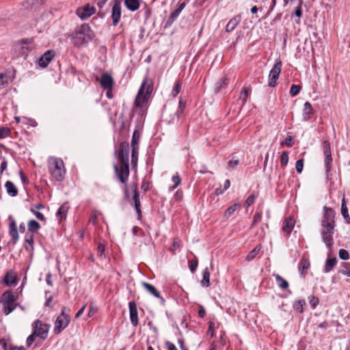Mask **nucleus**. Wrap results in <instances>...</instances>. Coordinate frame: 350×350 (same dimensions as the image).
Returning <instances> with one entry per match:
<instances>
[{"label": "nucleus", "instance_id": "obj_51", "mask_svg": "<svg viewBox=\"0 0 350 350\" xmlns=\"http://www.w3.org/2000/svg\"><path fill=\"white\" fill-rule=\"evenodd\" d=\"M309 303H310V306L313 308H314L319 303V298L317 297H314V296H312L311 297H310Z\"/></svg>", "mask_w": 350, "mask_h": 350}, {"label": "nucleus", "instance_id": "obj_8", "mask_svg": "<svg viewBox=\"0 0 350 350\" xmlns=\"http://www.w3.org/2000/svg\"><path fill=\"white\" fill-rule=\"evenodd\" d=\"M282 69V62L277 61L272 69L271 70L269 75V82L268 85L269 87H275L277 84V81L279 78V75L281 72Z\"/></svg>", "mask_w": 350, "mask_h": 350}, {"label": "nucleus", "instance_id": "obj_53", "mask_svg": "<svg viewBox=\"0 0 350 350\" xmlns=\"http://www.w3.org/2000/svg\"><path fill=\"white\" fill-rule=\"evenodd\" d=\"M296 170L298 173H301L304 167V160L299 159L296 162L295 165Z\"/></svg>", "mask_w": 350, "mask_h": 350}, {"label": "nucleus", "instance_id": "obj_38", "mask_svg": "<svg viewBox=\"0 0 350 350\" xmlns=\"http://www.w3.org/2000/svg\"><path fill=\"white\" fill-rule=\"evenodd\" d=\"M339 272L347 277H350V264L342 263L340 266Z\"/></svg>", "mask_w": 350, "mask_h": 350}, {"label": "nucleus", "instance_id": "obj_56", "mask_svg": "<svg viewBox=\"0 0 350 350\" xmlns=\"http://www.w3.org/2000/svg\"><path fill=\"white\" fill-rule=\"evenodd\" d=\"M239 163V159H232L228 161V165L230 168H234L236 166H237Z\"/></svg>", "mask_w": 350, "mask_h": 350}, {"label": "nucleus", "instance_id": "obj_41", "mask_svg": "<svg viewBox=\"0 0 350 350\" xmlns=\"http://www.w3.org/2000/svg\"><path fill=\"white\" fill-rule=\"evenodd\" d=\"M172 180L174 183V185L173 187H170L169 188V191H172L176 187H177L180 184V182H181V179H180V176H178V174H176V175L172 176Z\"/></svg>", "mask_w": 350, "mask_h": 350}, {"label": "nucleus", "instance_id": "obj_29", "mask_svg": "<svg viewBox=\"0 0 350 350\" xmlns=\"http://www.w3.org/2000/svg\"><path fill=\"white\" fill-rule=\"evenodd\" d=\"M275 280L278 283V285L282 289H286L288 286V282L284 278H282L280 275L275 274Z\"/></svg>", "mask_w": 350, "mask_h": 350}, {"label": "nucleus", "instance_id": "obj_37", "mask_svg": "<svg viewBox=\"0 0 350 350\" xmlns=\"http://www.w3.org/2000/svg\"><path fill=\"white\" fill-rule=\"evenodd\" d=\"M28 230L30 232H36L40 228V224L35 220H30L27 224Z\"/></svg>", "mask_w": 350, "mask_h": 350}, {"label": "nucleus", "instance_id": "obj_12", "mask_svg": "<svg viewBox=\"0 0 350 350\" xmlns=\"http://www.w3.org/2000/svg\"><path fill=\"white\" fill-rule=\"evenodd\" d=\"M95 13V8L93 6L87 5L77 9V14L81 19H86Z\"/></svg>", "mask_w": 350, "mask_h": 350}, {"label": "nucleus", "instance_id": "obj_9", "mask_svg": "<svg viewBox=\"0 0 350 350\" xmlns=\"http://www.w3.org/2000/svg\"><path fill=\"white\" fill-rule=\"evenodd\" d=\"M323 154L325 155V171L328 173L332 167V157L331 153L330 144L327 140L323 142L322 145Z\"/></svg>", "mask_w": 350, "mask_h": 350}, {"label": "nucleus", "instance_id": "obj_23", "mask_svg": "<svg viewBox=\"0 0 350 350\" xmlns=\"http://www.w3.org/2000/svg\"><path fill=\"white\" fill-rule=\"evenodd\" d=\"M5 187L6 189L7 193L10 196L14 197L18 194V190L12 182L10 180L7 181L5 184Z\"/></svg>", "mask_w": 350, "mask_h": 350}, {"label": "nucleus", "instance_id": "obj_15", "mask_svg": "<svg viewBox=\"0 0 350 350\" xmlns=\"http://www.w3.org/2000/svg\"><path fill=\"white\" fill-rule=\"evenodd\" d=\"M100 83L102 88L107 90H111L113 84V78L108 73L102 75L100 80Z\"/></svg>", "mask_w": 350, "mask_h": 350}, {"label": "nucleus", "instance_id": "obj_32", "mask_svg": "<svg viewBox=\"0 0 350 350\" xmlns=\"http://www.w3.org/2000/svg\"><path fill=\"white\" fill-rule=\"evenodd\" d=\"M228 83V79L227 77H224L219 81L216 83L215 87V92L218 93L221 89L226 85Z\"/></svg>", "mask_w": 350, "mask_h": 350}, {"label": "nucleus", "instance_id": "obj_31", "mask_svg": "<svg viewBox=\"0 0 350 350\" xmlns=\"http://www.w3.org/2000/svg\"><path fill=\"white\" fill-rule=\"evenodd\" d=\"M201 284L204 286H210V273L208 268H206L203 272V278L201 281Z\"/></svg>", "mask_w": 350, "mask_h": 350}, {"label": "nucleus", "instance_id": "obj_3", "mask_svg": "<svg viewBox=\"0 0 350 350\" xmlns=\"http://www.w3.org/2000/svg\"><path fill=\"white\" fill-rule=\"evenodd\" d=\"M49 170L51 176L57 181L63 180L66 170L61 159L51 157L48 161Z\"/></svg>", "mask_w": 350, "mask_h": 350}, {"label": "nucleus", "instance_id": "obj_30", "mask_svg": "<svg viewBox=\"0 0 350 350\" xmlns=\"http://www.w3.org/2000/svg\"><path fill=\"white\" fill-rule=\"evenodd\" d=\"M341 214L348 223H350V217L348 213V208L346 205L345 200L343 198L341 204Z\"/></svg>", "mask_w": 350, "mask_h": 350}, {"label": "nucleus", "instance_id": "obj_11", "mask_svg": "<svg viewBox=\"0 0 350 350\" xmlns=\"http://www.w3.org/2000/svg\"><path fill=\"white\" fill-rule=\"evenodd\" d=\"M334 218V211L331 208L324 207V215L321 221V226H335Z\"/></svg>", "mask_w": 350, "mask_h": 350}, {"label": "nucleus", "instance_id": "obj_21", "mask_svg": "<svg viewBox=\"0 0 350 350\" xmlns=\"http://www.w3.org/2000/svg\"><path fill=\"white\" fill-rule=\"evenodd\" d=\"M294 226H295L294 219L291 217H289L284 221L282 229L284 232L288 234L291 232Z\"/></svg>", "mask_w": 350, "mask_h": 350}, {"label": "nucleus", "instance_id": "obj_18", "mask_svg": "<svg viewBox=\"0 0 350 350\" xmlns=\"http://www.w3.org/2000/svg\"><path fill=\"white\" fill-rule=\"evenodd\" d=\"M313 114V109L309 102H306L303 108V120L307 121L310 120Z\"/></svg>", "mask_w": 350, "mask_h": 350}, {"label": "nucleus", "instance_id": "obj_63", "mask_svg": "<svg viewBox=\"0 0 350 350\" xmlns=\"http://www.w3.org/2000/svg\"><path fill=\"white\" fill-rule=\"evenodd\" d=\"M197 266H198V261L197 260L189 262V268H190V270H191V272H194L195 271Z\"/></svg>", "mask_w": 350, "mask_h": 350}, {"label": "nucleus", "instance_id": "obj_20", "mask_svg": "<svg viewBox=\"0 0 350 350\" xmlns=\"http://www.w3.org/2000/svg\"><path fill=\"white\" fill-rule=\"evenodd\" d=\"M3 281L7 286H12L17 282V276L14 272L10 271L5 274Z\"/></svg>", "mask_w": 350, "mask_h": 350}, {"label": "nucleus", "instance_id": "obj_44", "mask_svg": "<svg viewBox=\"0 0 350 350\" xmlns=\"http://www.w3.org/2000/svg\"><path fill=\"white\" fill-rule=\"evenodd\" d=\"M301 86L297 85H293L290 90V94L291 96H297L300 90H301Z\"/></svg>", "mask_w": 350, "mask_h": 350}, {"label": "nucleus", "instance_id": "obj_10", "mask_svg": "<svg viewBox=\"0 0 350 350\" xmlns=\"http://www.w3.org/2000/svg\"><path fill=\"white\" fill-rule=\"evenodd\" d=\"M121 1L120 0H113V7L111 10V18L113 25L116 26L120 21L121 17Z\"/></svg>", "mask_w": 350, "mask_h": 350}, {"label": "nucleus", "instance_id": "obj_49", "mask_svg": "<svg viewBox=\"0 0 350 350\" xmlns=\"http://www.w3.org/2000/svg\"><path fill=\"white\" fill-rule=\"evenodd\" d=\"M9 234L12 237L13 240V243H16L17 240L18 239V234L17 229L16 230H9Z\"/></svg>", "mask_w": 350, "mask_h": 350}, {"label": "nucleus", "instance_id": "obj_13", "mask_svg": "<svg viewBox=\"0 0 350 350\" xmlns=\"http://www.w3.org/2000/svg\"><path fill=\"white\" fill-rule=\"evenodd\" d=\"M129 314L131 324L136 327L138 325V312L136 304L134 301L129 303Z\"/></svg>", "mask_w": 350, "mask_h": 350}, {"label": "nucleus", "instance_id": "obj_6", "mask_svg": "<svg viewBox=\"0 0 350 350\" xmlns=\"http://www.w3.org/2000/svg\"><path fill=\"white\" fill-rule=\"evenodd\" d=\"M70 322V317L64 313L63 310L59 316L57 317L55 322L53 332L55 334H59L64 329Z\"/></svg>", "mask_w": 350, "mask_h": 350}, {"label": "nucleus", "instance_id": "obj_28", "mask_svg": "<svg viewBox=\"0 0 350 350\" xmlns=\"http://www.w3.org/2000/svg\"><path fill=\"white\" fill-rule=\"evenodd\" d=\"M336 262H337V259L336 258H328L325 262L324 272L328 273L331 270H332V269L336 265Z\"/></svg>", "mask_w": 350, "mask_h": 350}, {"label": "nucleus", "instance_id": "obj_14", "mask_svg": "<svg viewBox=\"0 0 350 350\" xmlns=\"http://www.w3.org/2000/svg\"><path fill=\"white\" fill-rule=\"evenodd\" d=\"M54 54L55 53L52 50H49L45 52L39 59V66L42 68L46 67L54 57Z\"/></svg>", "mask_w": 350, "mask_h": 350}, {"label": "nucleus", "instance_id": "obj_40", "mask_svg": "<svg viewBox=\"0 0 350 350\" xmlns=\"http://www.w3.org/2000/svg\"><path fill=\"white\" fill-rule=\"evenodd\" d=\"M305 304H306V302L304 299H299V300L295 301V303L293 305V307H294L295 310L299 311L300 313H302L304 311L303 306Z\"/></svg>", "mask_w": 350, "mask_h": 350}, {"label": "nucleus", "instance_id": "obj_46", "mask_svg": "<svg viewBox=\"0 0 350 350\" xmlns=\"http://www.w3.org/2000/svg\"><path fill=\"white\" fill-rule=\"evenodd\" d=\"M8 77L7 75L0 73V89L8 83Z\"/></svg>", "mask_w": 350, "mask_h": 350}, {"label": "nucleus", "instance_id": "obj_22", "mask_svg": "<svg viewBox=\"0 0 350 350\" xmlns=\"http://www.w3.org/2000/svg\"><path fill=\"white\" fill-rule=\"evenodd\" d=\"M124 5L129 10L135 12L139 8V0H124Z\"/></svg>", "mask_w": 350, "mask_h": 350}, {"label": "nucleus", "instance_id": "obj_35", "mask_svg": "<svg viewBox=\"0 0 350 350\" xmlns=\"http://www.w3.org/2000/svg\"><path fill=\"white\" fill-rule=\"evenodd\" d=\"M140 138V133L138 131L135 130L132 136L131 147H139V141Z\"/></svg>", "mask_w": 350, "mask_h": 350}, {"label": "nucleus", "instance_id": "obj_27", "mask_svg": "<svg viewBox=\"0 0 350 350\" xmlns=\"http://www.w3.org/2000/svg\"><path fill=\"white\" fill-rule=\"evenodd\" d=\"M262 248V246L260 244L256 245L251 252H249V254L245 257V260L247 262H250L252 260L256 255L259 253Z\"/></svg>", "mask_w": 350, "mask_h": 350}, {"label": "nucleus", "instance_id": "obj_4", "mask_svg": "<svg viewBox=\"0 0 350 350\" xmlns=\"http://www.w3.org/2000/svg\"><path fill=\"white\" fill-rule=\"evenodd\" d=\"M152 92V83L148 78H145L138 91L135 100V105L137 107H142L143 104L148 101Z\"/></svg>", "mask_w": 350, "mask_h": 350}, {"label": "nucleus", "instance_id": "obj_39", "mask_svg": "<svg viewBox=\"0 0 350 350\" xmlns=\"http://www.w3.org/2000/svg\"><path fill=\"white\" fill-rule=\"evenodd\" d=\"M139 147H132L131 152V163L133 165H136L137 162Z\"/></svg>", "mask_w": 350, "mask_h": 350}, {"label": "nucleus", "instance_id": "obj_54", "mask_svg": "<svg viewBox=\"0 0 350 350\" xmlns=\"http://www.w3.org/2000/svg\"><path fill=\"white\" fill-rule=\"evenodd\" d=\"M97 310H98L97 307L93 304H91L89 311H88V317H93L96 313Z\"/></svg>", "mask_w": 350, "mask_h": 350}, {"label": "nucleus", "instance_id": "obj_42", "mask_svg": "<svg viewBox=\"0 0 350 350\" xmlns=\"http://www.w3.org/2000/svg\"><path fill=\"white\" fill-rule=\"evenodd\" d=\"M10 135V130L8 127H0V139L5 138Z\"/></svg>", "mask_w": 350, "mask_h": 350}, {"label": "nucleus", "instance_id": "obj_25", "mask_svg": "<svg viewBox=\"0 0 350 350\" xmlns=\"http://www.w3.org/2000/svg\"><path fill=\"white\" fill-rule=\"evenodd\" d=\"M142 286L144 287V288L148 291L150 294H152V295H154L155 297H157V298H159L160 297V294L157 291V290L154 288V286H153L152 285H151L150 284H148L146 282H143L142 283Z\"/></svg>", "mask_w": 350, "mask_h": 350}, {"label": "nucleus", "instance_id": "obj_57", "mask_svg": "<svg viewBox=\"0 0 350 350\" xmlns=\"http://www.w3.org/2000/svg\"><path fill=\"white\" fill-rule=\"evenodd\" d=\"M37 336L33 332L32 334H31L30 336H29L27 338V345L28 346H30L35 340V338Z\"/></svg>", "mask_w": 350, "mask_h": 350}, {"label": "nucleus", "instance_id": "obj_62", "mask_svg": "<svg viewBox=\"0 0 350 350\" xmlns=\"http://www.w3.org/2000/svg\"><path fill=\"white\" fill-rule=\"evenodd\" d=\"M98 255L102 256L105 253V247L102 243H99L98 245Z\"/></svg>", "mask_w": 350, "mask_h": 350}, {"label": "nucleus", "instance_id": "obj_50", "mask_svg": "<svg viewBox=\"0 0 350 350\" xmlns=\"http://www.w3.org/2000/svg\"><path fill=\"white\" fill-rule=\"evenodd\" d=\"M181 85L182 84L180 81H178L176 83L172 92L174 96H176L180 92Z\"/></svg>", "mask_w": 350, "mask_h": 350}, {"label": "nucleus", "instance_id": "obj_19", "mask_svg": "<svg viewBox=\"0 0 350 350\" xmlns=\"http://www.w3.org/2000/svg\"><path fill=\"white\" fill-rule=\"evenodd\" d=\"M0 303L16 304V297L11 291H5L1 296Z\"/></svg>", "mask_w": 350, "mask_h": 350}, {"label": "nucleus", "instance_id": "obj_26", "mask_svg": "<svg viewBox=\"0 0 350 350\" xmlns=\"http://www.w3.org/2000/svg\"><path fill=\"white\" fill-rule=\"evenodd\" d=\"M68 208H69V206L66 203L63 204L59 207V208L58 209V211L57 212V217H58L59 221H61L63 218L66 217V215Z\"/></svg>", "mask_w": 350, "mask_h": 350}, {"label": "nucleus", "instance_id": "obj_59", "mask_svg": "<svg viewBox=\"0 0 350 350\" xmlns=\"http://www.w3.org/2000/svg\"><path fill=\"white\" fill-rule=\"evenodd\" d=\"M261 214L260 213H256L253 218L252 226H255L261 219Z\"/></svg>", "mask_w": 350, "mask_h": 350}, {"label": "nucleus", "instance_id": "obj_36", "mask_svg": "<svg viewBox=\"0 0 350 350\" xmlns=\"http://www.w3.org/2000/svg\"><path fill=\"white\" fill-rule=\"evenodd\" d=\"M239 23V21L237 18H232L231 19L227 24L226 27V31L227 32H230L232 31H233L235 27H237V25H238Z\"/></svg>", "mask_w": 350, "mask_h": 350}, {"label": "nucleus", "instance_id": "obj_24", "mask_svg": "<svg viewBox=\"0 0 350 350\" xmlns=\"http://www.w3.org/2000/svg\"><path fill=\"white\" fill-rule=\"evenodd\" d=\"M310 267V262L308 259L302 258L299 266V271L302 277H305L306 271Z\"/></svg>", "mask_w": 350, "mask_h": 350}, {"label": "nucleus", "instance_id": "obj_52", "mask_svg": "<svg viewBox=\"0 0 350 350\" xmlns=\"http://www.w3.org/2000/svg\"><path fill=\"white\" fill-rule=\"evenodd\" d=\"M248 97V91L247 89H244L240 94V99L242 100L243 105H244Z\"/></svg>", "mask_w": 350, "mask_h": 350}, {"label": "nucleus", "instance_id": "obj_2", "mask_svg": "<svg viewBox=\"0 0 350 350\" xmlns=\"http://www.w3.org/2000/svg\"><path fill=\"white\" fill-rule=\"evenodd\" d=\"M94 37V33L87 24L81 25L72 34V39L76 46H81L91 41Z\"/></svg>", "mask_w": 350, "mask_h": 350}, {"label": "nucleus", "instance_id": "obj_47", "mask_svg": "<svg viewBox=\"0 0 350 350\" xmlns=\"http://www.w3.org/2000/svg\"><path fill=\"white\" fill-rule=\"evenodd\" d=\"M256 198V196L254 193L251 194L245 201V206L246 208L255 202Z\"/></svg>", "mask_w": 350, "mask_h": 350}, {"label": "nucleus", "instance_id": "obj_1", "mask_svg": "<svg viewBox=\"0 0 350 350\" xmlns=\"http://www.w3.org/2000/svg\"><path fill=\"white\" fill-rule=\"evenodd\" d=\"M129 146L126 142H122L119 146V152L118 159L120 163V166L113 164L114 172L118 180L123 184H125L129 176Z\"/></svg>", "mask_w": 350, "mask_h": 350}, {"label": "nucleus", "instance_id": "obj_7", "mask_svg": "<svg viewBox=\"0 0 350 350\" xmlns=\"http://www.w3.org/2000/svg\"><path fill=\"white\" fill-rule=\"evenodd\" d=\"M33 333L42 339L46 338L50 325L46 323H42L41 321L36 320L33 325Z\"/></svg>", "mask_w": 350, "mask_h": 350}, {"label": "nucleus", "instance_id": "obj_34", "mask_svg": "<svg viewBox=\"0 0 350 350\" xmlns=\"http://www.w3.org/2000/svg\"><path fill=\"white\" fill-rule=\"evenodd\" d=\"M3 305V311L5 315H8L16 308V304L1 303Z\"/></svg>", "mask_w": 350, "mask_h": 350}, {"label": "nucleus", "instance_id": "obj_55", "mask_svg": "<svg viewBox=\"0 0 350 350\" xmlns=\"http://www.w3.org/2000/svg\"><path fill=\"white\" fill-rule=\"evenodd\" d=\"M292 141H293L292 137L288 135V136L286 137L285 141L282 142L281 143V145L283 146V145L285 144V145L288 146V147H291L293 145Z\"/></svg>", "mask_w": 350, "mask_h": 350}, {"label": "nucleus", "instance_id": "obj_61", "mask_svg": "<svg viewBox=\"0 0 350 350\" xmlns=\"http://www.w3.org/2000/svg\"><path fill=\"white\" fill-rule=\"evenodd\" d=\"M25 241L29 243L31 249H32L33 248V235L27 234L26 237H25Z\"/></svg>", "mask_w": 350, "mask_h": 350}, {"label": "nucleus", "instance_id": "obj_48", "mask_svg": "<svg viewBox=\"0 0 350 350\" xmlns=\"http://www.w3.org/2000/svg\"><path fill=\"white\" fill-rule=\"evenodd\" d=\"M186 106V103L183 101V100H180L179 101V109L176 111V115L178 118L180 117V116L183 113V110Z\"/></svg>", "mask_w": 350, "mask_h": 350}, {"label": "nucleus", "instance_id": "obj_33", "mask_svg": "<svg viewBox=\"0 0 350 350\" xmlns=\"http://www.w3.org/2000/svg\"><path fill=\"white\" fill-rule=\"evenodd\" d=\"M239 206H240L239 203H234L229 206L224 213V217L228 219L237 211Z\"/></svg>", "mask_w": 350, "mask_h": 350}, {"label": "nucleus", "instance_id": "obj_16", "mask_svg": "<svg viewBox=\"0 0 350 350\" xmlns=\"http://www.w3.org/2000/svg\"><path fill=\"white\" fill-rule=\"evenodd\" d=\"M133 200L134 202V206L135 208V210L138 214L139 216L141 215V209H140V200H139V194L138 192V189L137 185L134 184L133 185Z\"/></svg>", "mask_w": 350, "mask_h": 350}, {"label": "nucleus", "instance_id": "obj_45", "mask_svg": "<svg viewBox=\"0 0 350 350\" xmlns=\"http://www.w3.org/2000/svg\"><path fill=\"white\" fill-rule=\"evenodd\" d=\"M338 256L340 259L346 260L349 258V252L345 249H340L338 252Z\"/></svg>", "mask_w": 350, "mask_h": 350}, {"label": "nucleus", "instance_id": "obj_43", "mask_svg": "<svg viewBox=\"0 0 350 350\" xmlns=\"http://www.w3.org/2000/svg\"><path fill=\"white\" fill-rule=\"evenodd\" d=\"M288 161V153L286 151H284L282 153L280 156V163L281 165L285 166L287 165Z\"/></svg>", "mask_w": 350, "mask_h": 350}, {"label": "nucleus", "instance_id": "obj_17", "mask_svg": "<svg viewBox=\"0 0 350 350\" xmlns=\"http://www.w3.org/2000/svg\"><path fill=\"white\" fill-rule=\"evenodd\" d=\"M185 2L180 3L178 8L170 14L167 19V23L171 25L177 18V17L179 16L182 10L185 8Z\"/></svg>", "mask_w": 350, "mask_h": 350}, {"label": "nucleus", "instance_id": "obj_60", "mask_svg": "<svg viewBox=\"0 0 350 350\" xmlns=\"http://www.w3.org/2000/svg\"><path fill=\"white\" fill-rule=\"evenodd\" d=\"M301 1H300L299 3V5L296 8V10L295 11V15L298 17V18H300L301 16V14H302V11H301Z\"/></svg>", "mask_w": 350, "mask_h": 350}, {"label": "nucleus", "instance_id": "obj_58", "mask_svg": "<svg viewBox=\"0 0 350 350\" xmlns=\"http://www.w3.org/2000/svg\"><path fill=\"white\" fill-rule=\"evenodd\" d=\"M31 211L35 215V216L40 220L41 221H44L45 220V217H44L43 214L40 213V212H38V211H34L33 209H31Z\"/></svg>", "mask_w": 350, "mask_h": 350}, {"label": "nucleus", "instance_id": "obj_64", "mask_svg": "<svg viewBox=\"0 0 350 350\" xmlns=\"http://www.w3.org/2000/svg\"><path fill=\"white\" fill-rule=\"evenodd\" d=\"M165 345L168 350H178L177 348L176 347V346L173 343H172L169 341H167L165 342Z\"/></svg>", "mask_w": 350, "mask_h": 350}, {"label": "nucleus", "instance_id": "obj_5", "mask_svg": "<svg viewBox=\"0 0 350 350\" xmlns=\"http://www.w3.org/2000/svg\"><path fill=\"white\" fill-rule=\"evenodd\" d=\"M321 230L322 240L329 249L334 244L333 234L334 231V226H322Z\"/></svg>", "mask_w": 350, "mask_h": 350}]
</instances>
